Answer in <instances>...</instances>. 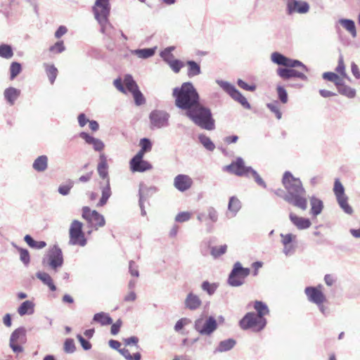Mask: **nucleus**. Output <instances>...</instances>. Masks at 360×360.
I'll use <instances>...</instances> for the list:
<instances>
[{"mask_svg":"<svg viewBox=\"0 0 360 360\" xmlns=\"http://www.w3.org/2000/svg\"><path fill=\"white\" fill-rule=\"evenodd\" d=\"M283 184L287 191V194L283 196V199L302 210H306L307 208L306 192L300 179L294 177L290 172H285L283 177Z\"/></svg>","mask_w":360,"mask_h":360,"instance_id":"1","label":"nucleus"},{"mask_svg":"<svg viewBox=\"0 0 360 360\" xmlns=\"http://www.w3.org/2000/svg\"><path fill=\"white\" fill-rule=\"evenodd\" d=\"M271 60L275 64L288 68L277 69V75L282 79H288L292 77H297L302 80H307V77L303 72L292 69L293 68H301L303 70L308 71L306 65L301 61L288 58L278 52L271 53Z\"/></svg>","mask_w":360,"mask_h":360,"instance_id":"2","label":"nucleus"},{"mask_svg":"<svg viewBox=\"0 0 360 360\" xmlns=\"http://www.w3.org/2000/svg\"><path fill=\"white\" fill-rule=\"evenodd\" d=\"M173 96L176 107L186 111L200 103L199 94L191 82H184L181 87L174 88Z\"/></svg>","mask_w":360,"mask_h":360,"instance_id":"3","label":"nucleus"},{"mask_svg":"<svg viewBox=\"0 0 360 360\" xmlns=\"http://www.w3.org/2000/svg\"><path fill=\"white\" fill-rule=\"evenodd\" d=\"M94 15L98 25L100 31L105 37L112 39L114 35L115 27L109 21L110 13V0H96L92 8Z\"/></svg>","mask_w":360,"mask_h":360,"instance_id":"4","label":"nucleus"},{"mask_svg":"<svg viewBox=\"0 0 360 360\" xmlns=\"http://www.w3.org/2000/svg\"><path fill=\"white\" fill-rule=\"evenodd\" d=\"M186 116L189 117L196 125L203 129L212 131L215 129V121L212 114L208 108L199 103L193 109L186 111Z\"/></svg>","mask_w":360,"mask_h":360,"instance_id":"5","label":"nucleus"},{"mask_svg":"<svg viewBox=\"0 0 360 360\" xmlns=\"http://www.w3.org/2000/svg\"><path fill=\"white\" fill-rule=\"evenodd\" d=\"M225 169L230 173L236 174L238 176H249L252 175L255 181L260 186L266 187V184L263 179L259 176L257 172L250 167H246L245 162L241 158H238L231 165L225 167Z\"/></svg>","mask_w":360,"mask_h":360,"instance_id":"6","label":"nucleus"},{"mask_svg":"<svg viewBox=\"0 0 360 360\" xmlns=\"http://www.w3.org/2000/svg\"><path fill=\"white\" fill-rule=\"evenodd\" d=\"M239 325L243 330L250 329L253 332H259L266 326V320L254 312H248L240 321Z\"/></svg>","mask_w":360,"mask_h":360,"instance_id":"7","label":"nucleus"},{"mask_svg":"<svg viewBox=\"0 0 360 360\" xmlns=\"http://www.w3.org/2000/svg\"><path fill=\"white\" fill-rule=\"evenodd\" d=\"M42 264L57 271L63 264V255L61 249L57 245L50 248L42 259Z\"/></svg>","mask_w":360,"mask_h":360,"instance_id":"8","label":"nucleus"},{"mask_svg":"<svg viewBox=\"0 0 360 360\" xmlns=\"http://www.w3.org/2000/svg\"><path fill=\"white\" fill-rule=\"evenodd\" d=\"M250 269L248 268H243L239 262L234 264L233 268L231 271L228 283L233 287H238L245 283V279L249 276Z\"/></svg>","mask_w":360,"mask_h":360,"instance_id":"9","label":"nucleus"},{"mask_svg":"<svg viewBox=\"0 0 360 360\" xmlns=\"http://www.w3.org/2000/svg\"><path fill=\"white\" fill-rule=\"evenodd\" d=\"M194 328L200 335H210L217 328V322L213 316H201L195 321Z\"/></svg>","mask_w":360,"mask_h":360,"instance_id":"10","label":"nucleus"},{"mask_svg":"<svg viewBox=\"0 0 360 360\" xmlns=\"http://www.w3.org/2000/svg\"><path fill=\"white\" fill-rule=\"evenodd\" d=\"M83 224L78 220H73L69 229L70 240L72 245L84 247L86 244V239L82 231Z\"/></svg>","mask_w":360,"mask_h":360,"instance_id":"11","label":"nucleus"},{"mask_svg":"<svg viewBox=\"0 0 360 360\" xmlns=\"http://www.w3.org/2000/svg\"><path fill=\"white\" fill-rule=\"evenodd\" d=\"M82 216L86 221L89 226L95 230L105 224L103 215L96 210H91L89 207H83Z\"/></svg>","mask_w":360,"mask_h":360,"instance_id":"12","label":"nucleus"},{"mask_svg":"<svg viewBox=\"0 0 360 360\" xmlns=\"http://www.w3.org/2000/svg\"><path fill=\"white\" fill-rule=\"evenodd\" d=\"M169 115L160 110H153L149 115L151 129H161L169 126Z\"/></svg>","mask_w":360,"mask_h":360,"instance_id":"13","label":"nucleus"},{"mask_svg":"<svg viewBox=\"0 0 360 360\" xmlns=\"http://www.w3.org/2000/svg\"><path fill=\"white\" fill-rule=\"evenodd\" d=\"M304 293L309 302L315 304L324 303L326 300V295L323 292V285H319L316 287H307Z\"/></svg>","mask_w":360,"mask_h":360,"instance_id":"14","label":"nucleus"},{"mask_svg":"<svg viewBox=\"0 0 360 360\" xmlns=\"http://www.w3.org/2000/svg\"><path fill=\"white\" fill-rule=\"evenodd\" d=\"M143 155H136L130 160L129 167L132 172H144L152 169V165L148 161L143 160Z\"/></svg>","mask_w":360,"mask_h":360,"instance_id":"15","label":"nucleus"},{"mask_svg":"<svg viewBox=\"0 0 360 360\" xmlns=\"http://www.w3.org/2000/svg\"><path fill=\"white\" fill-rule=\"evenodd\" d=\"M156 192L155 187H148L144 184L141 183L139 184V204L141 208V212L142 216L146 214V212L144 207L145 202L152 196Z\"/></svg>","mask_w":360,"mask_h":360,"instance_id":"16","label":"nucleus"},{"mask_svg":"<svg viewBox=\"0 0 360 360\" xmlns=\"http://www.w3.org/2000/svg\"><path fill=\"white\" fill-rule=\"evenodd\" d=\"M286 6L288 14L295 13L303 14L307 13L309 9V6L307 2L299 0H292L287 3Z\"/></svg>","mask_w":360,"mask_h":360,"instance_id":"17","label":"nucleus"},{"mask_svg":"<svg viewBox=\"0 0 360 360\" xmlns=\"http://www.w3.org/2000/svg\"><path fill=\"white\" fill-rule=\"evenodd\" d=\"M281 243L283 245V253L285 255H292L295 251V245L294 243L296 240V236L292 233H281Z\"/></svg>","mask_w":360,"mask_h":360,"instance_id":"18","label":"nucleus"},{"mask_svg":"<svg viewBox=\"0 0 360 360\" xmlns=\"http://www.w3.org/2000/svg\"><path fill=\"white\" fill-rule=\"evenodd\" d=\"M192 179L186 174H178L174 179V186L181 192L188 190L192 186Z\"/></svg>","mask_w":360,"mask_h":360,"instance_id":"19","label":"nucleus"},{"mask_svg":"<svg viewBox=\"0 0 360 360\" xmlns=\"http://www.w3.org/2000/svg\"><path fill=\"white\" fill-rule=\"evenodd\" d=\"M79 136L84 139L86 143L91 145L95 151L101 152L105 148V144L101 139L95 138L86 132H82Z\"/></svg>","mask_w":360,"mask_h":360,"instance_id":"20","label":"nucleus"},{"mask_svg":"<svg viewBox=\"0 0 360 360\" xmlns=\"http://www.w3.org/2000/svg\"><path fill=\"white\" fill-rule=\"evenodd\" d=\"M184 305L189 310H196L201 307L202 300L198 295L190 292L184 300Z\"/></svg>","mask_w":360,"mask_h":360,"instance_id":"21","label":"nucleus"},{"mask_svg":"<svg viewBox=\"0 0 360 360\" xmlns=\"http://www.w3.org/2000/svg\"><path fill=\"white\" fill-rule=\"evenodd\" d=\"M97 172L101 179H105L106 181L108 180L110 181L108 160L104 153H101L99 155V162L97 166Z\"/></svg>","mask_w":360,"mask_h":360,"instance_id":"22","label":"nucleus"},{"mask_svg":"<svg viewBox=\"0 0 360 360\" xmlns=\"http://www.w3.org/2000/svg\"><path fill=\"white\" fill-rule=\"evenodd\" d=\"M26 329L24 327H19L14 330L9 339V344H25L27 340Z\"/></svg>","mask_w":360,"mask_h":360,"instance_id":"23","label":"nucleus"},{"mask_svg":"<svg viewBox=\"0 0 360 360\" xmlns=\"http://www.w3.org/2000/svg\"><path fill=\"white\" fill-rule=\"evenodd\" d=\"M289 218L292 224L299 230L307 229L311 225L309 219L298 217L293 212L290 213Z\"/></svg>","mask_w":360,"mask_h":360,"instance_id":"24","label":"nucleus"},{"mask_svg":"<svg viewBox=\"0 0 360 360\" xmlns=\"http://www.w3.org/2000/svg\"><path fill=\"white\" fill-rule=\"evenodd\" d=\"M100 188L101 191V198L97 204L98 207L105 205L112 195L110 181L108 180L104 185H101Z\"/></svg>","mask_w":360,"mask_h":360,"instance_id":"25","label":"nucleus"},{"mask_svg":"<svg viewBox=\"0 0 360 360\" xmlns=\"http://www.w3.org/2000/svg\"><path fill=\"white\" fill-rule=\"evenodd\" d=\"M20 94V91L14 87H8L4 90V96L8 103L13 105Z\"/></svg>","mask_w":360,"mask_h":360,"instance_id":"26","label":"nucleus"},{"mask_svg":"<svg viewBox=\"0 0 360 360\" xmlns=\"http://www.w3.org/2000/svg\"><path fill=\"white\" fill-rule=\"evenodd\" d=\"M36 276L39 279L44 285H47L50 290L56 291V286L55 285L51 276L44 271H38L36 274Z\"/></svg>","mask_w":360,"mask_h":360,"instance_id":"27","label":"nucleus"},{"mask_svg":"<svg viewBox=\"0 0 360 360\" xmlns=\"http://www.w3.org/2000/svg\"><path fill=\"white\" fill-rule=\"evenodd\" d=\"M34 312V303L31 300L23 302L18 308V313L21 316L26 314L31 315Z\"/></svg>","mask_w":360,"mask_h":360,"instance_id":"28","label":"nucleus"},{"mask_svg":"<svg viewBox=\"0 0 360 360\" xmlns=\"http://www.w3.org/2000/svg\"><path fill=\"white\" fill-rule=\"evenodd\" d=\"M240 208V201L235 196L231 197L228 205L229 217H235Z\"/></svg>","mask_w":360,"mask_h":360,"instance_id":"29","label":"nucleus"},{"mask_svg":"<svg viewBox=\"0 0 360 360\" xmlns=\"http://www.w3.org/2000/svg\"><path fill=\"white\" fill-rule=\"evenodd\" d=\"M33 169L37 172H44L48 167V158L46 155L39 156L32 164Z\"/></svg>","mask_w":360,"mask_h":360,"instance_id":"30","label":"nucleus"},{"mask_svg":"<svg viewBox=\"0 0 360 360\" xmlns=\"http://www.w3.org/2000/svg\"><path fill=\"white\" fill-rule=\"evenodd\" d=\"M310 204L311 214L313 216L316 217L321 213L323 208V204L322 200L316 197H311L310 198Z\"/></svg>","mask_w":360,"mask_h":360,"instance_id":"31","label":"nucleus"},{"mask_svg":"<svg viewBox=\"0 0 360 360\" xmlns=\"http://www.w3.org/2000/svg\"><path fill=\"white\" fill-rule=\"evenodd\" d=\"M156 47L136 49L131 51V53L136 56L139 58L146 59L152 57L155 53Z\"/></svg>","mask_w":360,"mask_h":360,"instance_id":"32","label":"nucleus"},{"mask_svg":"<svg viewBox=\"0 0 360 360\" xmlns=\"http://www.w3.org/2000/svg\"><path fill=\"white\" fill-rule=\"evenodd\" d=\"M229 96L235 101L239 102L245 108H250V105L248 102L247 99L236 89V87H234L233 91H231Z\"/></svg>","mask_w":360,"mask_h":360,"instance_id":"33","label":"nucleus"},{"mask_svg":"<svg viewBox=\"0 0 360 360\" xmlns=\"http://www.w3.org/2000/svg\"><path fill=\"white\" fill-rule=\"evenodd\" d=\"M93 321L101 323L102 326H107L112 323V319L106 313L99 312L94 314Z\"/></svg>","mask_w":360,"mask_h":360,"instance_id":"34","label":"nucleus"},{"mask_svg":"<svg viewBox=\"0 0 360 360\" xmlns=\"http://www.w3.org/2000/svg\"><path fill=\"white\" fill-rule=\"evenodd\" d=\"M338 22L348 31L353 37L356 36V30L354 22L349 19H340Z\"/></svg>","mask_w":360,"mask_h":360,"instance_id":"35","label":"nucleus"},{"mask_svg":"<svg viewBox=\"0 0 360 360\" xmlns=\"http://www.w3.org/2000/svg\"><path fill=\"white\" fill-rule=\"evenodd\" d=\"M236 345V341L233 339H227L219 342L214 352H224L231 349Z\"/></svg>","mask_w":360,"mask_h":360,"instance_id":"36","label":"nucleus"},{"mask_svg":"<svg viewBox=\"0 0 360 360\" xmlns=\"http://www.w3.org/2000/svg\"><path fill=\"white\" fill-rule=\"evenodd\" d=\"M188 65L187 75L189 77L199 75L201 73L200 65L193 60H188L186 63Z\"/></svg>","mask_w":360,"mask_h":360,"instance_id":"37","label":"nucleus"},{"mask_svg":"<svg viewBox=\"0 0 360 360\" xmlns=\"http://www.w3.org/2000/svg\"><path fill=\"white\" fill-rule=\"evenodd\" d=\"M44 67L51 84H53L58 75L57 68L54 65L48 63H44Z\"/></svg>","mask_w":360,"mask_h":360,"instance_id":"38","label":"nucleus"},{"mask_svg":"<svg viewBox=\"0 0 360 360\" xmlns=\"http://www.w3.org/2000/svg\"><path fill=\"white\" fill-rule=\"evenodd\" d=\"M323 78L334 82L338 88L343 83L342 79L338 75L332 72H324L323 74Z\"/></svg>","mask_w":360,"mask_h":360,"instance_id":"39","label":"nucleus"},{"mask_svg":"<svg viewBox=\"0 0 360 360\" xmlns=\"http://www.w3.org/2000/svg\"><path fill=\"white\" fill-rule=\"evenodd\" d=\"M254 308L257 311L256 315L264 317L269 312L267 305L262 301H256L254 304Z\"/></svg>","mask_w":360,"mask_h":360,"instance_id":"40","label":"nucleus"},{"mask_svg":"<svg viewBox=\"0 0 360 360\" xmlns=\"http://www.w3.org/2000/svg\"><path fill=\"white\" fill-rule=\"evenodd\" d=\"M123 84L126 86V89L131 93L139 88L131 75H126L124 77Z\"/></svg>","mask_w":360,"mask_h":360,"instance_id":"41","label":"nucleus"},{"mask_svg":"<svg viewBox=\"0 0 360 360\" xmlns=\"http://www.w3.org/2000/svg\"><path fill=\"white\" fill-rule=\"evenodd\" d=\"M198 139L200 143L209 151H213L215 148V145L211 139L205 134H200Z\"/></svg>","mask_w":360,"mask_h":360,"instance_id":"42","label":"nucleus"},{"mask_svg":"<svg viewBox=\"0 0 360 360\" xmlns=\"http://www.w3.org/2000/svg\"><path fill=\"white\" fill-rule=\"evenodd\" d=\"M338 89L340 94L348 98H352L356 96V90L349 86L345 85L344 83H342Z\"/></svg>","mask_w":360,"mask_h":360,"instance_id":"43","label":"nucleus"},{"mask_svg":"<svg viewBox=\"0 0 360 360\" xmlns=\"http://www.w3.org/2000/svg\"><path fill=\"white\" fill-rule=\"evenodd\" d=\"M24 239L27 245L33 248L42 249L46 245L44 241H36L30 235H26Z\"/></svg>","mask_w":360,"mask_h":360,"instance_id":"44","label":"nucleus"},{"mask_svg":"<svg viewBox=\"0 0 360 360\" xmlns=\"http://www.w3.org/2000/svg\"><path fill=\"white\" fill-rule=\"evenodd\" d=\"M333 191L337 200L347 196L345 193L344 186L339 179L335 181Z\"/></svg>","mask_w":360,"mask_h":360,"instance_id":"45","label":"nucleus"},{"mask_svg":"<svg viewBox=\"0 0 360 360\" xmlns=\"http://www.w3.org/2000/svg\"><path fill=\"white\" fill-rule=\"evenodd\" d=\"M219 285L216 283H210L208 281H203L201 284V288L205 291L210 296L212 295L217 290Z\"/></svg>","mask_w":360,"mask_h":360,"instance_id":"46","label":"nucleus"},{"mask_svg":"<svg viewBox=\"0 0 360 360\" xmlns=\"http://www.w3.org/2000/svg\"><path fill=\"white\" fill-rule=\"evenodd\" d=\"M139 145L141 148L137 153H141V155H144L146 152L151 150L152 143L147 138L141 139Z\"/></svg>","mask_w":360,"mask_h":360,"instance_id":"47","label":"nucleus"},{"mask_svg":"<svg viewBox=\"0 0 360 360\" xmlns=\"http://www.w3.org/2000/svg\"><path fill=\"white\" fill-rule=\"evenodd\" d=\"M13 56V49L11 46L7 44L0 45V57L9 59Z\"/></svg>","mask_w":360,"mask_h":360,"instance_id":"48","label":"nucleus"},{"mask_svg":"<svg viewBox=\"0 0 360 360\" xmlns=\"http://www.w3.org/2000/svg\"><path fill=\"white\" fill-rule=\"evenodd\" d=\"M175 49L174 46H169L165 49L161 53L160 56L162 59L167 62V63L174 59V56L172 54V51Z\"/></svg>","mask_w":360,"mask_h":360,"instance_id":"49","label":"nucleus"},{"mask_svg":"<svg viewBox=\"0 0 360 360\" xmlns=\"http://www.w3.org/2000/svg\"><path fill=\"white\" fill-rule=\"evenodd\" d=\"M335 71L340 75L343 78L348 79V76L346 73L345 65L344 63V59L342 55H340L338 58V65L335 68Z\"/></svg>","mask_w":360,"mask_h":360,"instance_id":"50","label":"nucleus"},{"mask_svg":"<svg viewBox=\"0 0 360 360\" xmlns=\"http://www.w3.org/2000/svg\"><path fill=\"white\" fill-rule=\"evenodd\" d=\"M227 250V245H223L220 246H214L211 248V255L214 258H217L220 257L221 255L225 254V252Z\"/></svg>","mask_w":360,"mask_h":360,"instance_id":"51","label":"nucleus"},{"mask_svg":"<svg viewBox=\"0 0 360 360\" xmlns=\"http://www.w3.org/2000/svg\"><path fill=\"white\" fill-rule=\"evenodd\" d=\"M337 200H338V202L340 207L342 209V210L345 213L349 214H351L352 213L353 210L347 202L348 198L347 196L340 198V199H338Z\"/></svg>","mask_w":360,"mask_h":360,"instance_id":"52","label":"nucleus"},{"mask_svg":"<svg viewBox=\"0 0 360 360\" xmlns=\"http://www.w3.org/2000/svg\"><path fill=\"white\" fill-rule=\"evenodd\" d=\"M119 352L127 359V360H140L141 354L136 352L131 355L129 351L126 348L119 349Z\"/></svg>","mask_w":360,"mask_h":360,"instance_id":"53","label":"nucleus"},{"mask_svg":"<svg viewBox=\"0 0 360 360\" xmlns=\"http://www.w3.org/2000/svg\"><path fill=\"white\" fill-rule=\"evenodd\" d=\"M267 108L275 114L278 120L281 119L282 113L279 108V104L277 101L269 103L266 104Z\"/></svg>","mask_w":360,"mask_h":360,"instance_id":"54","label":"nucleus"},{"mask_svg":"<svg viewBox=\"0 0 360 360\" xmlns=\"http://www.w3.org/2000/svg\"><path fill=\"white\" fill-rule=\"evenodd\" d=\"M136 105H141L146 103V99L139 88L131 92Z\"/></svg>","mask_w":360,"mask_h":360,"instance_id":"55","label":"nucleus"},{"mask_svg":"<svg viewBox=\"0 0 360 360\" xmlns=\"http://www.w3.org/2000/svg\"><path fill=\"white\" fill-rule=\"evenodd\" d=\"M21 70V65L18 62H13L10 66L11 79H13Z\"/></svg>","mask_w":360,"mask_h":360,"instance_id":"56","label":"nucleus"},{"mask_svg":"<svg viewBox=\"0 0 360 360\" xmlns=\"http://www.w3.org/2000/svg\"><path fill=\"white\" fill-rule=\"evenodd\" d=\"M276 90H277L278 98L281 101V102L282 103H286L288 101V94H287L286 90L284 89L283 86H282L281 85L277 86Z\"/></svg>","mask_w":360,"mask_h":360,"instance_id":"57","label":"nucleus"},{"mask_svg":"<svg viewBox=\"0 0 360 360\" xmlns=\"http://www.w3.org/2000/svg\"><path fill=\"white\" fill-rule=\"evenodd\" d=\"M73 186V182L72 181H69L66 184L60 185L58 187V192L60 194L63 195H67L69 194L70 189Z\"/></svg>","mask_w":360,"mask_h":360,"instance_id":"58","label":"nucleus"},{"mask_svg":"<svg viewBox=\"0 0 360 360\" xmlns=\"http://www.w3.org/2000/svg\"><path fill=\"white\" fill-rule=\"evenodd\" d=\"M216 82L220 86L221 88H222L229 94L231 92V91H233V89L235 87L233 84L226 81L217 79Z\"/></svg>","mask_w":360,"mask_h":360,"instance_id":"59","label":"nucleus"},{"mask_svg":"<svg viewBox=\"0 0 360 360\" xmlns=\"http://www.w3.org/2000/svg\"><path fill=\"white\" fill-rule=\"evenodd\" d=\"M20 252V259L21 262L26 266H27L30 261V254L25 249L18 248Z\"/></svg>","mask_w":360,"mask_h":360,"instance_id":"60","label":"nucleus"},{"mask_svg":"<svg viewBox=\"0 0 360 360\" xmlns=\"http://www.w3.org/2000/svg\"><path fill=\"white\" fill-rule=\"evenodd\" d=\"M168 65L172 68V70L176 73L179 72L181 68L184 66V63L181 60L176 59H173L172 60L169 62Z\"/></svg>","mask_w":360,"mask_h":360,"instance_id":"61","label":"nucleus"},{"mask_svg":"<svg viewBox=\"0 0 360 360\" xmlns=\"http://www.w3.org/2000/svg\"><path fill=\"white\" fill-rule=\"evenodd\" d=\"M64 350L67 353H73L75 351V345L72 339H67L65 340Z\"/></svg>","mask_w":360,"mask_h":360,"instance_id":"62","label":"nucleus"},{"mask_svg":"<svg viewBox=\"0 0 360 360\" xmlns=\"http://www.w3.org/2000/svg\"><path fill=\"white\" fill-rule=\"evenodd\" d=\"M191 217V214L188 212H182L179 213L176 217L175 220L178 222H185L188 221Z\"/></svg>","mask_w":360,"mask_h":360,"instance_id":"63","label":"nucleus"},{"mask_svg":"<svg viewBox=\"0 0 360 360\" xmlns=\"http://www.w3.org/2000/svg\"><path fill=\"white\" fill-rule=\"evenodd\" d=\"M190 320L187 318H182L176 321L174 326V330L176 332L180 331L184 326L190 323Z\"/></svg>","mask_w":360,"mask_h":360,"instance_id":"64","label":"nucleus"}]
</instances>
